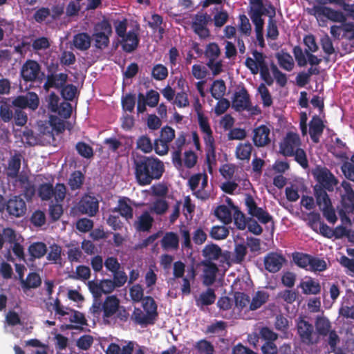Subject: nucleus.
I'll return each instance as SVG.
<instances>
[{
  "mask_svg": "<svg viewBox=\"0 0 354 354\" xmlns=\"http://www.w3.org/2000/svg\"><path fill=\"white\" fill-rule=\"evenodd\" d=\"M134 176L140 186L150 185L153 180H159L164 171L163 162L154 156L137 155L133 160Z\"/></svg>",
  "mask_w": 354,
  "mask_h": 354,
  "instance_id": "nucleus-1",
  "label": "nucleus"
},
{
  "mask_svg": "<svg viewBox=\"0 0 354 354\" xmlns=\"http://www.w3.org/2000/svg\"><path fill=\"white\" fill-rule=\"evenodd\" d=\"M308 13L316 18L320 26H326L328 20L335 23L346 21V17L342 11L326 6L315 5L308 9Z\"/></svg>",
  "mask_w": 354,
  "mask_h": 354,
  "instance_id": "nucleus-2",
  "label": "nucleus"
},
{
  "mask_svg": "<svg viewBox=\"0 0 354 354\" xmlns=\"http://www.w3.org/2000/svg\"><path fill=\"white\" fill-rule=\"evenodd\" d=\"M341 186L344 193L340 196V208L338 213L341 221L345 223H351L349 214L354 212V190L350 183L343 180Z\"/></svg>",
  "mask_w": 354,
  "mask_h": 354,
  "instance_id": "nucleus-3",
  "label": "nucleus"
},
{
  "mask_svg": "<svg viewBox=\"0 0 354 354\" xmlns=\"http://www.w3.org/2000/svg\"><path fill=\"white\" fill-rule=\"evenodd\" d=\"M59 64L57 62H51L46 66L47 75L46 76V81L43 85L45 91H48L50 88H54L59 90L66 84L68 76L66 73H59Z\"/></svg>",
  "mask_w": 354,
  "mask_h": 354,
  "instance_id": "nucleus-4",
  "label": "nucleus"
},
{
  "mask_svg": "<svg viewBox=\"0 0 354 354\" xmlns=\"http://www.w3.org/2000/svg\"><path fill=\"white\" fill-rule=\"evenodd\" d=\"M249 3L248 15L251 21L264 20L263 16L274 18L276 8L270 1H267L264 4L263 0H249Z\"/></svg>",
  "mask_w": 354,
  "mask_h": 354,
  "instance_id": "nucleus-5",
  "label": "nucleus"
},
{
  "mask_svg": "<svg viewBox=\"0 0 354 354\" xmlns=\"http://www.w3.org/2000/svg\"><path fill=\"white\" fill-rule=\"evenodd\" d=\"M20 76L25 82H41L44 77L41 65L34 59H27L20 69Z\"/></svg>",
  "mask_w": 354,
  "mask_h": 354,
  "instance_id": "nucleus-6",
  "label": "nucleus"
},
{
  "mask_svg": "<svg viewBox=\"0 0 354 354\" xmlns=\"http://www.w3.org/2000/svg\"><path fill=\"white\" fill-rule=\"evenodd\" d=\"M232 106L237 111H250L254 115L261 113V110L257 106H252L250 95L244 86L234 93Z\"/></svg>",
  "mask_w": 354,
  "mask_h": 354,
  "instance_id": "nucleus-7",
  "label": "nucleus"
},
{
  "mask_svg": "<svg viewBox=\"0 0 354 354\" xmlns=\"http://www.w3.org/2000/svg\"><path fill=\"white\" fill-rule=\"evenodd\" d=\"M112 34V28L109 21L104 19L95 24L93 35L95 46L99 49H104L109 44V37Z\"/></svg>",
  "mask_w": 354,
  "mask_h": 354,
  "instance_id": "nucleus-8",
  "label": "nucleus"
},
{
  "mask_svg": "<svg viewBox=\"0 0 354 354\" xmlns=\"http://www.w3.org/2000/svg\"><path fill=\"white\" fill-rule=\"evenodd\" d=\"M315 179L318 183L315 186H321L328 192H333L338 183V180L331 171L324 167H317L312 172Z\"/></svg>",
  "mask_w": 354,
  "mask_h": 354,
  "instance_id": "nucleus-9",
  "label": "nucleus"
},
{
  "mask_svg": "<svg viewBox=\"0 0 354 354\" xmlns=\"http://www.w3.org/2000/svg\"><path fill=\"white\" fill-rule=\"evenodd\" d=\"M301 145L299 136L293 132H288L279 145V151L284 156L292 157L294 151L300 148Z\"/></svg>",
  "mask_w": 354,
  "mask_h": 354,
  "instance_id": "nucleus-10",
  "label": "nucleus"
},
{
  "mask_svg": "<svg viewBox=\"0 0 354 354\" xmlns=\"http://www.w3.org/2000/svg\"><path fill=\"white\" fill-rule=\"evenodd\" d=\"M12 104L17 108L35 111L39 106V98L35 92L29 91L26 95L17 96Z\"/></svg>",
  "mask_w": 354,
  "mask_h": 354,
  "instance_id": "nucleus-11",
  "label": "nucleus"
},
{
  "mask_svg": "<svg viewBox=\"0 0 354 354\" xmlns=\"http://www.w3.org/2000/svg\"><path fill=\"white\" fill-rule=\"evenodd\" d=\"M77 208L83 214L93 216L99 209V202L95 196L85 194L77 203Z\"/></svg>",
  "mask_w": 354,
  "mask_h": 354,
  "instance_id": "nucleus-12",
  "label": "nucleus"
},
{
  "mask_svg": "<svg viewBox=\"0 0 354 354\" xmlns=\"http://www.w3.org/2000/svg\"><path fill=\"white\" fill-rule=\"evenodd\" d=\"M293 55L295 60L297 61V65L299 67H304L306 66L308 62L311 66H318L322 62L321 58H318L316 55H313L311 52L305 50L306 57L303 52L302 48L299 46H295L292 50Z\"/></svg>",
  "mask_w": 354,
  "mask_h": 354,
  "instance_id": "nucleus-13",
  "label": "nucleus"
},
{
  "mask_svg": "<svg viewBox=\"0 0 354 354\" xmlns=\"http://www.w3.org/2000/svg\"><path fill=\"white\" fill-rule=\"evenodd\" d=\"M6 211L10 216L21 217L26 212V202L19 196H15L7 201Z\"/></svg>",
  "mask_w": 354,
  "mask_h": 354,
  "instance_id": "nucleus-14",
  "label": "nucleus"
},
{
  "mask_svg": "<svg viewBox=\"0 0 354 354\" xmlns=\"http://www.w3.org/2000/svg\"><path fill=\"white\" fill-rule=\"evenodd\" d=\"M270 129L266 125L261 124L253 130L252 141L257 147H263L271 142Z\"/></svg>",
  "mask_w": 354,
  "mask_h": 354,
  "instance_id": "nucleus-15",
  "label": "nucleus"
},
{
  "mask_svg": "<svg viewBox=\"0 0 354 354\" xmlns=\"http://www.w3.org/2000/svg\"><path fill=\"white\" fill-rule=\"evenodd\" d=\"M297 329L301 341L307 344H313V334L314 332L313 326L302 318H299L297 323Z\"/></svg>",
  "mask_w": 354,
  "mask_h": 354,
  "instance_id": "nucleus-16",
  "label": "nucleus"
},
{
  "mask_svg": "<svg viewBox=\"0 0 354 354\" xmlns=\"http://www.w3.org/2000/svg\"><path fill=\"white\" fill-rule=\"evenodd\" d=\"M285 262L286 259L276 252L268 253L264 258L265 268L272 273L279 271Z\"/></svg>",
  "mask_w": 354,
  "mask_h": 354,
  "instance_id": "nucleus-17",
  "label": "nucleus"
},
{
  "mask_svg": "<svg viewBox=\"0 0 354 354\" xmlns=\"http://www.w3.org/2000/svg\"><path fill=\"white\" fill-rule=\"evenodd\" d=\"M22 156L20 153H15L8 160L6 174L8 178L14 179L18 176L21 165Z\"/></svg>",
  "mask_w": 354,
  "mask_h": 354,
  "instance_id": "nucleus-18",
  "label": "nucleus"
},
{
  "mask_svg": "<svg viewBox=\"0 0 354 354\" xmlns=\"http://www.w3.org/2000/svg\"><path fill=\"white\" fill-rule=\"evenodd\" d=\"M325 125L319 116L315 115L309 122V134L314 143L319 142V138L322 135Z\"/></svg>",
  "mask_w": 354,
  "mask_h": 354,
  "instance_id": "nucleus-19",
  "label": "nucleus"
},
{
  "mask_svg": "<svg viewBox=\"0 0 354 354\" xmlns=\"http://www.w3.org/2000/svg\"><path fill=\"white\" fill-rule=\"evenodd\" d=\"M131 199L128 197H122L118 200V205L113 209V212H119L121 216L127 221L133 218V209L130 205Z\"/></svg>",
  "mask_w": 354,
  "mask_h": 354,
  "instance_id": "nucleus-20",
  "label": "nucleus"
},
{
  "mask_svg": "<svg viewBox=\"0 0 354 354\" xmlns=\"http://www.w3.org/2000/svg\"><path fill=\"white\" fill-rule=\"evenodd\" d=\"M139 41L138 35L133 30H129L124 37H122L120 42L122 43V50L130 53L138 48Z\"/></svg>",
  "mask_w": 354,
  "mask_h": 354,
  "instance_id": "nucleus-21",
  "label": "nucleus"
},
{
  "mask_svg": "<svg viewBox=\"0 0 354 354\" xmlns=\"http://www.w3.org/2000/svg\"><path fill=\"white\" fill-rule=\"evenodd\" d=\"M120 306V300L116 296H108L102 304L103 317L109 318L116 313Z\"/></svg>",
  "mask_w": 354,
  "mask_h": 354,
  "instance_id": "nucleus-22",
  "label": "nucleus"
},
{
  "mask_svg": "<svg viewBox=\"0 0 354 354\" xmlns=\"http://www.w3.org/2000/svg\"><path fill=\"white\" fill-rule=\"evenodd\" d=\"M153 221L154 219L149 212L145 211L138 217V219L133 223V226L138 232H149L152 227Z\"/></svg>",
  "mask_w": 354,
  "mask_h": 354,
  "instance_id": "nucleus-23",
  "label": "nucleus"
},
{
  "mask_svg": "<svg viewBox=\"0 0 354 354\" xmlns=\"http://www.w3.org/2000/svg\"><path fill=\"white\" fill-rule=\"evenodd\" d=\"M299 287L302 289L304 295H317L321 292L319 283L310 277L301 281Z\"/></svg>",
  "mask_w": 354,
  "mask_h": 354,
  "instance_id": "nucleus-24",
  "label": "nucleus"
},
{
  "mask_svg": "<svg viewBox=\"0 0 354 354\" xmlns=\"http://www.w3.org/2000/svg\"><path fill=\"white\" fill-rule=\"evenodd\" d=\"M47 250V246L43 242L37 241L31 243L28 248L30 255L29 260L33 261L36 259L43 257L46 254Z\"/></svg>",
  "mask_w": 354,
  "mask_h": 354,
  "instance_id": "nucleus-25",
  "label": "nucleus"
},
{
  "mask_svg": "<svg viewBox=\"0 0 354 354\" xmlns=\"http://www.w3.org/2000/svg\"><path fill=\"white\" fill-rule=\"evenodd\" d=\"M198 123L199 128L203 133H204L203 140L209 142V139H213V132L209 123L208 118L202 112L197 113Z\"/></svg>",
  "mask_w": 354,
  "mask_h": 354,
  "instance_id": "nucleus-26",
  "label": "nucleus"
},
{
  "mask_svg": "<svg viewBox=\"0 0 354 354\" xmlns=\"http://www.w3.org/2000/svg\"><path fill=\"white\" fill-rule=\"evenodd\" d=\"M41 284V279L36 272H31L28 274L26 278L21 281V286L24 291L35 289Z\"/></svg>",
  "mask_w": 354,
  "mask_h": 354,
  "instance_id": "nucleus-27",
  "label": "nucleus"
},
{
  "mask_svg": "<svg viewBox=\"0 0 354 354\" xmlns=\"http://www.w3.org/2000/svg\"><path fill=\"white\" fill-rule=\"evenodd\" d=\"M204 283L207 286L214 283L216 273L218 270L217 266L212 261H204Z\"/></svg>",
  "mask_w": 354,
  "mask_h": 354,
  "instance_id": "nucleus-28",
  "label": "nucleus"
},
{
  "mask_svg": "<svg viewBox=\"0 0 354 354\" xmlns=\"http://www.w3.org/2000/svg\"><path fill=\"white\" fill-rule=\"evenodd\" d=\"M204 142L205 145L206 162L209 169L211 171L212 166L216 164L215 140L213 138L209 139V142L208 140H204Z\"/></svg>",
  "mask_w": 354,
  "mask_h": 354,
  "instance_id": "nucleus-29",
  "label": "nucleus"
},
{
  "mask_svg": "<svg viewBox=\"0 0 354 354\" xmlns=\"http://www.w3.org/2000/svg\"><path fill=\"white\" fill-rule=\"evenodd\" d=\"M275 57L279 66L283 69L287 71H291L293 69L295 66L294 60L288 53L281 50L275 54Z\"/></svg>",
  "mask_w": 354,
  "mask_h": 354,
  "instance_id": "nucleus-30",
  "label": "nucleus"
},
{
  "mask_svg": "<svg viewBox=\"0 0 354 354\" xmlns=\"http://www.w3.org/2000/svg\"><path fill=\"white\" fill-rule=\"evenodd\" d=\"M326 191H328L326 189H324V187H322L321 186L313 187V192L316 199V203L319 208L331 203L330 198Z\"/></svg>",
  "mask_w": 354,
  "mask_h": 354,
  "instance_id": "nucleus-31",
  "label": "nucleus"
},
{
  "mask_svg": "<svg viewBox=\"0 0 354 354\" xmlns=\"http://www.w3.org/2000/svg\"><path fill=\"white\" fill-rule=\"evenodd\" d=\"M73 44L78 50H88L91 46V37L86 32L78 33L74 36Z\"/></svg>",
  "mask_w": 354,
  "mask_h": 354,
  "instance_id": "nucleus-32",
  "label": "nucleus"
},
{
  "mask_svg": "<svg viewBox=\"0 0 354 354\" xmlns=\"http://www.w3.org/2000/svg\"><path fill=\"white\" fill-rule=\"evenodd\" d=\"M203 255L208 261L218 260L222 256V250L216 244H208L203 248Z\"/></svg>",
  "mask_w": 354,
  "mask_h": 354,
  "instance_id": "nucleus-33",
  "label": "nucleus"
},
{
  "mask_svg": "<svg viewBox=\"0 0 354 354\" xmlns=\"http://www.w3.org/2000/svg\"><path fill=\"white\" fill-rule=\"evenodd\" d=\"M269 299V294L263 290H258L253 296L250 304V310H256L265 304Z\"/></svg>",
  "mask_w": 354,
  "mask_h": 354,
  "instance_id": "nucleus-34",
  "label": "nucleus"
},
{
  "mask_svg": "<svg viewBox=\"0 0 354 354\" xmlns=\"http://www.w3.org/2000/svg\"><path fill=\"white\" fill-rule=\"evenodd\" d=\"M253 147L251 143L246 142L239 143L236 147V157L241 160H250Z\"/></svg>",
  "mask_w": 354,
  "mask_h": 354,
  "instance_id": "nucleus-35",
  "label": "nucleus"
},
{
  "mask_svg": "<svg viewBox=\"0 0 354 354\" xmlns=\"http://www.w3.org/2000/svg\"><path fill=\"white\" fill-rule=\"evenodd\" d=\"M142 307L147 315L150 314L151 319L155 322L158 316L157 305L153 297L147 296L143 299Z\"/></svg>",
  "mask_w": 354,
  "mask_h": 354,
  "instance_id": "nucleus-36",
  "label": "nucleus"
},
{
  "mask_svg": "<svg viewBox=\"0 0 354 354\" xmlns=\"http://www.w3.org/2000/svg\"><path fill=\"white\" fill-rule=\"evenodd\" d=\"M131 318L140 325H153L155 322L151 319L150 314L144 313L139 308H135Z\"/></svg>",
  "mask_w": 354,
  "mask_h": 354,
  "instance_id": "nucleus-37",
  "label": "nucleus"
},
{
  "mask_svg": "<svg viewBox=\"0 0 354 354\" xmlns=\"http://www.w3.org/2000/svg\"><path fill=\"white\" fill-rule=\"evenodd\" d=\"M216 294L212 288H209L205 292H203L199 297L196 299V306H209L214 303Z\"/></svg>",
  "mask_w": 354,
  "mask_h": 354,
  "instance_id": "nucleus-38",
  "label": "nucleus"
},
{
  "mask_svg": "<svg viewBox=\"0 0 354 354\" xmlns=\"http://www.w3.org/2000/svg\"><path fill=\"white\" fill-rule=\"evenodd\" d=\"M179 239L174 232H167L161 240V245L165 250L176 249L178 247Z\"/></svg>",
  "mask_w": 354,
  "mask_h": 354,
  "instance_id": "nucleus-39",
  "label": "nucleus"
},
{
  "mask_svg": "<svg viewBox=\"0 0 354 354\" xmlns=\"http://www.w3.org/2000/svg\"><path fill=\"white\" fill-rule=\"evenodd\" d=\"M311 258L312 255L306 253L296 252L292 254V259L295 263L299 268L308 271L310 266Z\"/></svg>",
  "mask_w": 354,
  "mask_h": 354,
  "instance_id": "nucleus-40",
  "label": "nucleus"
},
{
  "mask_svg": "<svg viewBox=\"0 0 354 354\" xmlns=\"http://www.w3.org/2000/svg\"><path fill=\"white\" fill-rule=\"evenodd\" d=\"M215 216L224 224H230L232 221L231 210L225 205H221L214 211Z\"/></svg>",
  "mask_w": 354,
  "mask_h": 354,
  "instance_id": "nucleus-41",
  "label": "nucleus"
},
{
  "mask_svg": "<svg viewBox=\"0 0 354 354\" xmlns=\"http://www.w3.org/2000/svg\"><path fill=\"white\" fill-rule=\"evenodd\" d=\"M84 180V176L82 171H73L69 178L68 185L72 190L79 189L82 187Z\"/></svg>",
  "mask_w": 354,
  "mask_h": 354,
  "instance_id": "nucleus-42",
  "label": "nucleus"
},
{
  "mask_svg": "<svg viewBox=\"0 0 354 354\" xmlns=\"http://www.w3.org/2000/svg\"><path fill=\"white\" fill-rule=\"evenodd\" d=\"M226 90L225 83L223 80H216L214 81L210 89L212 96L218 100L225 95Z\"/></svg>",
  "mask_w": 354,
  "mask_h": 354,
  "instance_id": "nucleus-43",
  "label": "nucleus"
},
{
  "mask_svg": "<svg viewBox=\"0 0 354 354\" xmlns=\"http://www.w3.org/2000/svg\"><path fill=\"white\" fill-rule=\"evenodd\" d=\"M136 148L145 153H148L152 151L153 144L147 135H144L138 138Z\"/></svg>",
  "mask_w": 354,
  "mask_h": 354,
  "instance_id": "nucleus-44",
  "label": "nucleus"
},
{
  "mask_svg": "<svg viewBox=\"0 0 354 354\" xmlns=\"http://www.w3.org/2000/svg\"><path fill=\"white\" fill-rule=\"evenodd\" d=\"M37 193L41 201H49L53 195V186L52 184L46 183L40 184Z\"/></svg>",
  "mask_w": 354,
  "mask_h": 354,
  "instance_id": "nucleus-45",
  "label": "nucleus"
},
{
  "mask_svg": "<svg viewBox=\"0 0 354 354\" xmlns=\"http://www.w3.org/2000/svg\"><path fill=\"white\" fill-rule=\"evenodd\" d=\"M315 327L319 335L322 336L328 335V333L331 331V324L327 318L319 317L317 319Z\"/></svg>",
  "mask_w": 354,
  "mask_h": 354,
  "instance_id": "nucleus-46",
  "label": "nucleus"
},
{
  "mask_svg": "<svg viewBox=\"0 0 354 354\" xmlns=\"http://www.w3.org/2000/svg\"><path fill=\"white\" fill-rule=\"evenodd\" d=\"M62 248L60 245L53 243L50 246V252L47 254L46 259L48 261L53 263H61L62 261Z\"/></svg>",
  "mask_w": 354,
  "mask_h": 354,
  "instance_id": "nucleus-47",
  "label": "nucleus"
},
{
  "mask_svg": "<svg viewBox=\"0 0 354 354\" xmlns=\"http://www.w3.org/2000/svg\"><path fill=\"white\" fill-rule=\"evenodd\" d=\"M169 205L166 200L158 198L152 203L150 207V212L157 215L164 214L168 209Z\"/></svg>",
  "mask_w": 354,
  "mask_h": 354,
  "instance_id": "nucleus-48",
  "label": "nucleus"
},
{
  "mask_svg": "<svg viewBox=\"0 0 354 354\" xmlns=\"http://www.w3.org/2000/svg\"><path fill=\"white\" fill-rule=\"evenodd\" d=\"M234 298L235 306L240 310H242L247 306L250 307V298L247 294L241 292H235Z\"/></svg>",
  "mask_w": 354,
  "mask_h": 354,
  "instance_id": "nucleus-49",
  "label": "nucleus"
},
{
  "mask_svg": "<svg viewBox=\"0 0 354 354\" xmlns=\"http://www.w3.org/2000/svg\"><path fill=\"white\" fill-rule=\"evenodd\" d=\"M229 233V229L225 226L216 225L212 227L209 235L215 240H223L228 236Z\"/></svg>",
  "mask_w": 354,
  "mask_h": 354,
  "instance_id": "nucleus-50",
  "label": "nucleus"
},
{
  "mask_svg": "<svg viewBox=\"0 0 354 354\" xmlns=\"http://www.w3.org/2000/svg\"><path fill=\"white\" fill-rule=\"evenodd\" d=\"M151 76L156 80H164L168 76V69L163 64H157L152 68Z\"/></svg>",
  "mask_w": 354,
  "mask_h": 354,
  "instance_id": "nucleus-51",
  "label": "nucleus"
},
{
  "mask_svg": "<svg viewBox=\"0 0 354 354\" xmlns=\"http://www.w3.org/2000/svg\"><path fill=\"white\" fill-rule=\"evenodd\" d=\"M327 269V263L324 259L312 256L310 266L308 271L310 272H323Z\"/></svg>",
  "mask_w": 354,
  "mask_h": 354,
  "instance_id": "nucleus-52",
  "label": "nucleus"
},
{
  "mask_svg": "<svg viewBox=\"0 0 354 354\" xmlns=\"http://www.w3.org/2000/svg\"><path fill=\"white\" fill-rule=\"evenodd\" d=\"M322 212L324 217L326 219V221L332 224H334L337 221V216L335 213V208L333 207L332 203L328 204V205L323 206L319 208Z\"/></svg>",
  "mask_w": 354,
  "mask_h": 354,
  "instance_id": "nucleus-53",
  "label": "nucleus"
},
{
  "mask_svg": "<svg viewBox=\"0 0 354 354\" xmlns=\"http://www.w3.org/2000/svg\"><path fill=\"white\" fill-rule=\"evenodd\" d=\"M75 149L79 155L85 158H91L93 156V149L87 143L78 142L75 145Z\"/></svg>",
  "mask_w": 354,
  "mask_h": 354,
  "instance_id": "nucleus-54",
  "label": "nucleus"
},
{
  "mask_svg": "<svg viewBox=\"0 0 354 354\" xmlns=\"http://www.w3.org/2000/svg\"><path fill=\"white\" fill-rule=\"evenodd\" d=\"M59 90L62 97L68 101H73L77 91V87L72 84H65Z\"/></svg>",
  "mask_w": 354,
  "mask_h": 354,
  "instance_id": "nucleus-55",
  "label": "nucleus"
},
{
  "mask_svg": "<svg viewBox=\"0 0 354 354\" xmlns=\"http://www.w3.org/2000/svg\"><path fill=\"white\" fill-rule=\"evenodd\" d=\"M94 338L91 335H83L77 339L76 346L82 351L88 350L93 344Z\"/></svg>",
  "mask_w": 354,
  "mask_h": 354,
  "instance_id": "nucleus-56",
  "label": "nucleus"
},
{
  "mask_svg": "<svg viewBox=\"0 0 354 354\" xmlns=\"http://www.w3.org/2000/svg\"><path fill=\"white\" fill-rule=\"evenodd\" d=\"M233 208L234 224L239 230H243L246 227L245 216L237 207L233 206Z\"/></svg>",
  "mask_w": 354,
  "mask_h": 354,
  "instance_id": "nucleus-57",
  "label": "nucleus"
},
{
  "mask_svg": "<svg viewBox=\"0 0 354 354\" xmlns=\"http://www.w3.org/2000/svg\"><path fill=\"white\" fill-rule=\"evenodd\" d=\"M279 35V32L277 25V21L274 18L269 19L267 26V37L271 40H276L278 38Z\"/></svg>",
  "mask_w": 354,
  "mask_h": 354,
  "instance_id": "nucleus-58",
  "label": "nucleus"
},
{
  "mask_svg": "<svg viewBox=\"0 0 354 354\" xmlns=\"http://www.w3.org/2000/svg\"><path fill=\"white\" fill-rule=\"evenodd\" d=\"M258 91L261 95L263 106L266 107L270 106L272 104V99L266 85L263 83L261 84L258 88Z\"/></svg>",
  "mask_w": 354,
  "mask_h": 354,
  "instance_id": "nucleus-59",
  "label": "nucleus"
},
{
  "mask_svg": "<svg viewBox=\"0 0 354 354\" xmlns=\"http://www.w3.org/2000/svg\"><path fill=\"white\" fill-rule=\"evenodd\" d=\"M252 216L256 217L259 221L263 224H267L271 222L272 228H274V221L272 216L263 208L260 207Z\"/></svg>",
  "mask_w": 354,
  "mask_h": 354,
  "instance_id": "nucleus-60",
  "label": "nucleus"
},
{
  "mask_svg": "<svg viewBox=\"0 0 354 354\" xmlns=\"http://www.w3.org/2000/svg\"><path fill=\"white\" fill-rule=\"evenodd\" d=\"M221 54V50L218 45L214 42L207 45L205 50V56L208 60H216Z\"/></svg>",
  "mask_w": 354,
  "mask_h": 354,
  "instance_id": "nucleus-61",
  "label": "nucleus"
},
{
  "mask_svg": "<svg viewBox=\"0 0 354 354\" xmlns=\"http://www.w3.org/2000/svg\"><path fill=\"white\" fill-rule=\"evenodd\" d=\"M66 194V187L63 183H57L53 187V195L56 203L64 201Z\"/></svg>",
  "mask_w": 354,
  "mask_h": 354,
  "instance_id": "nucleus-62",
  "label": "nucleus"
},
{
  "mask_svg": "<svg viewBox=\"0 0 354 354\" xmlns=\"http://www.w3.org/2000/svg\"><path fill=\"white\" fill-rule=\"evenodd\" d=\"M320 44L323 51L328 55H331L335 53V50L333 46V41L329 36L326 34L320 39Z\"/></svg>",
  "mask_w": 354,
  "mask_h": 354,
  "instance_id": "nucleus-63",
  "label": "nucleus"
},
{
  "mask_svg": "<svg viewBox=\"0 0 354 354\" xmlns=\"http://www.w3.org/2000/svg\"><path fill=\"white\" fill-rule=\"evenodd\" d=\"M49 215L53 221L60 218L63 214V207L61 203H52L49 205Z\"/></svg>",
  "mask_w": 354,
  "mask_h": 354,
  "instance_id": "nucleus-64",
  "label": "nucleus"
}]
</instances>
